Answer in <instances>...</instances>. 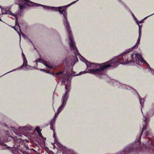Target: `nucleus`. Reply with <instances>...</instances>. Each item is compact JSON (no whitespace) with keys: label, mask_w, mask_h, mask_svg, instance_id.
I'll use <instances>...</instances> for the list:
<instances>
[{"label":"nucleus","mask_w":154,"mask_h":154,"mask_svg":"<svg viewBox=\"0 0 154 154\" xmlns=\"http://www.w3.org/2000/svg\"><path fill=\"white\" fill-rule=\"evenodd\" d=\"M132 16H133V17L134 18L135 20L136 21V18L135 17V16L133 14H132Z\"/></svg>","instance_id":"21"},{"label":"nucleus","mask_w":154,"mask_h":154,"mask_svg":"<svg viewBox=\"0 0 154 154\" xmlns=\"http://www.w3.org/2000/svg\"><path fill=\"white\" fill-rule=\"evenodd\" d=\"M143 60L145 61V62H142V61H140V62H141V63H146V64H147V63H146V62L143 59ZM140 64V63L139 64V65Z\"/></svg>","instance_id":"18"},{"label":"nucleus","mask_w":154,"mask_h":154,"mask_svg":"<svg viewBox=\"0 0 154 154\" xmlns=\"http://www.w3.org/2000/svg\"><path fill=\"white\" fill-rule=\"evenodd\" d=\"M67 83L66 84L64 81H63L62 82V84H64L65 85V88L66 91L65 94L63 97L62 104L58 108L57 113H55L54 118L50 122V127L51 130H53L54 131V137H55V133L53 129V126L54 124L55 119L57 117L58 115L60 113L61 111L62 110L65 106L66 104V101L68 97V92L70 90V82L69 81H67Z\"/></svg>","instance_id":"3"},{"label":"nucleus","mask_w":154,"mask_h":154,"mask_svg":"<svg viewBox=\"0 0 154 154\" xmlns=\"http://www.w3.org/2000/svg\"><path fill=\"white\" fill-rule=\"evenodd\" d=\"M63 73V72L62 71H60L58 72H57L56 74V75H59V77H61V76L60 75H62Z\"/></svg>","instance_id":"12"},{"label":"nucleus","mask_w":154,"mask_h":154,"mask_svg":"<svg viewBox=\"0 0 154 154\" xmlns=\"http://www.w3.org/2000/svg\"><path fill=\"white\" fill-rule=\"evenodd\" d=\"M85 72L84 71V72H80L79 73V75H80L81 74H82L83 73H85Z\"/></svg>","instance_id":"19"},{"label":"nucleus","mask_w":154,"mask_h":154,"mask_svg":"<svg viewBox=\"0 0 154 154\" xmlns=\"http://www.w3.org/2000/svg\"><path fill=\"white\" fill-rule=\"evenodd\" d=\"M144 124H143V127L142 128V132L141 133V134L140 135V137L141 136V135H142L143 131H144L145 129H146V123L147 122H149V120L148 119H147L146 118H145V119H144Z\"/></svg>","instance_id":"9"},{"label":"nucleus","mask_w":154,"mask_h":154,"mask_svg":"<svg viewBox=\"0 0 154 154\" xmlns=\"http://www.w3.org/2000/svg\"><path fill=\"white\" fill-rule=\"evenodd\" d=\"M132 16H133V17L134 18L135 20L136 21V18L135 17V16L133 14H132Z\"/></svg>","instance_id":"22"},{"label":"nucleus","mask_w":154,"mask_h":154,"mask_svg":"<svg viewBox=\"0 0 154 154\" xmlns=\"http://www.w3.org/2000/svg\"><path fill=\"white\" fill-rule=\"evenodd\" d=\"M126 51H125V53H126Z\"/></svg>","instance_id":"27"},{"label":"nucleus","mask_w":154,"mask_h":154,"mask_svg":"<svg viewBox=\"0 0 154 154\" xmlns=\"http://www.w3.org/2000/svg\"><path fill=\"white\" fill-rule=\"evenodd\" d=\"M42 6L44 8L49 10H51L55 11H59L60 14L63 15L64 18V24L67 29V32L68 34V37L69 42V44L72 50L74 52L75 54H76L78 52V50L77 48L75 46V42L73 39V37L71 34V31L70 27L69 24L68 22L67 17V13L66 11V8L65 6L60 7H49L45 5H42L41 4L37 3H34L29 1V6Z\"/></svg>","instance_id":"2"},{"label":"nucleus","mask_w":154,"mask_h":154,"mask_svg":"<svg viewBox=\"0 0 154 154\" xmlns=\"http://www.w3.org/2000/svg\"><path fill=\"white\" fill-rule=\"evenodd\" d=\"M36 62L37 61V60H36ZM38 62H41L43 63L44 65H45L46 67L48 68H49L50 69H53L54 68V66H53L49 65L46 63L44 61H43L42 59H40L38 60Z\"/></svg>","instance_id":"8"},{"label":"nucleus","mask_w":154,"mask_h":154,"mask_svg":"<svg viewBox=\"0 0 154 154\" xmlns=\"http://www.w3.org/2000/svg\"><path fill=\"white\" fill-rule=\"evenodd\" d=\"M153 14H154H154H151V15H149V16H147V17H145V18H144L143 20H145V19H146V18H147L148 17H149V16H151V15H153Z\"/></svg>","instance_id":"17"},{"label":"nucleus","mask_w":154,"mask_h":154,"mask_svg":"<svg viewBox=\"0 0 154 154\" xmlns=\"http://www.w3.org/2000/svg\"><path fill=\"white\" fill-rule=\"evenodd\" d=\"M22 56L23 58V65L21 67H20L17 68V69H14L12 71L9 72L5 73V74H4V75L5 74H6L8 73L9 72H12V71H15L17 70L21 69L22 68H23L24 67H25V68L24 69L27 70L28 69V68L26 67L27 66V61L26 58H25V55L23 53V52H22Z\"/></svg>","instance_id":"5"},{"label":"nucleus","mask_w":154,"mask_h":154,"mask_svg":"<svg viewBox=\"0 0 154 154\" xmlns=\"http://www.w3.org/2000/svg\"><path fill=\"white\" fill-rule=\"evenodd\" d=\"M1 9L2 14H9L10 15H14V13H12L11 11L8 10L9 8H2L0 7Z\"/></svg>","instance_id":"6"},{"label":"nucleus","mask_w":154,"mask_h":154,"mask_svg":"<svg viewBox=\"0 0 154 154\" xmlns=\"http://www.w3.org/2000/svg\"><path fill=\"white\" fill-rule=\"evenodd\" d=\"M151 72L152 73V74H153L154 75V70L153 69H151Z\"/></svg>","instance_id":"20"},{"label":"nucleus","mask_w":154,"mask_h":154,"mask_svg":"<svg viewBox=\"0 0 154 154\" xmlns=\"http://www.w3.org/2000/svg\"><path fill=\"white\" fill-rule=\"evenodd\" d=\"M40 70H41V71H44L45 72H47V73L48 72L46 71V70L45 69H40Z\"/></svg>","instance_id":"14"},{"label":"nucleus","mask_w":154,"mask_h":154,"mask_svg":"<svg viewBox=\"0 0 154 154\" xmlns=\"http://www.w3.org/2000/svg\"><path fill=\"white\" fill-rule=\"evenodd\" d=\"M75 54L78 56L80 60L85 62L87 66L88 73L94 74L97 75L103 74L104 70L108 67L112 68L117 66L119 64H126L131 62L137 65L140 64V61L145 62L142 58V55L136 51H134L130 55L128 54L122 55V58H115L111 60L109 62L101 64L91 63L85 60L79 53L78 51Z\"/></svg>","instance_id":"1"},{"label":"nucleus","mask_w":154,"mask_h":154,"mask_svg":"<svg viewBox=\"0 0 154 154\" xmlns=\"http://www.w3.org/2000/svg\"><path fill=\"white\" fill-rule=\"evenodd\" d=\"M57 146L61 148L60 149H64V147L62 146L60 144H57Z\"/></svg>","instance_id":"11"},{"label":"nucleus","mask_w":154,"mask_h":154,"mask_svg":"<svg viewBox=\"0 0 154 154\" xmlns=\"http://www.w3.org/2000/svg\"><path fill=\"white\" fill-rule=\"evenodd\" d=\"M30 150H33L34 152V154H35L36 153H37V152L36 151L34 150V149H29Z\"/></svg>","instance_id":"15"},{"label":"nucleus","mask_w":154,"mask_h":154,"mask_svg":"<svg viewBox=\"0 0 154 154\" xmlns=\"http://www.w3.org/2000/svg\"><path fill=\"white\" fill-rule=\"evenodd\" d=\"M23 35V36L24 37V38H25V37H24V35Z\"/></svg>","instance_id":"26"},{"label":"nucleus","mask_w":154,"mask_h":154,"mask_svg":"<svg viewBox=\"0 0 154 154\" xmlns=\"http://www.w3.org/2000/svg\"><path fill=\"white\" fill-rule=\"evenodd\" d=\"M50 74L53 75H54V72H51L50 73Z\"/></svg>","instance_id":"24"},{"label":"nucleus","mask_w":154,"mask_h":154,"mask_svg":"<svg viewBox=\"0 0 154 154\" xmlns=\"http://www.w3.org/2000/svg\"><path fill=\"white\" fill-rule=\"evenodd\" d=\"M33 129H34V128H33L31 126H29V130L33 131Z\"/></svg>","instance_id":"16"},{"label":"nucleus","mask_w":154,"mask_h":154,"mask_svg":"<svg viewBox=\"0 0 154 154\" xmlns=\"http://www.w3.org/2000/svg\"><path fill=\"white\" fill-rule=\"evenodd\" d=\"M79 0H77V1H74L71 4H74L75 3V2H77V1H78Z\"/></svg>","instance_id":"23"},{"label":"nucleus","mask_w":154,"mask_h":154,"mask_svg":"<svg viewBox=\"0 0 154 154\" xmlns=\"http://www.w3.org/2000/svg\"><path fill=\"white\" fill-rule=\"evenodd\" d=\"M137 24L138 25L139 27V37L138 38V39L137 40V41L134 47V48H137L138 45L140 43V35H141V26H140V25L139 24L138 22L137 21Z\"/></svg>","instance_id":"7"},{"label":"nucleus","mask_w":154,"mask_h":154,"mask_svg":"<svg viewBox=\"0 0 154 154\" xmlns=\"http://www.w3.org/2000/svg\"><path fill=\"white\" fill-rule=\"evenodd\" d=\"M128 88H127V89H129L130 88V87H129V86H128Z\"/></svg>","instance_id":"25"},{"label":"nucleus","mask_w":154,"mask_h":154,"mask_svg":"<svg viewBox=\"0 0 154 154\" xmlns=\"http://www.w3.org/2000/svg\"><path fill=\"white\" fill-rule=\"evenodd\" d=\"M140 104H141V105H142V102H143L144 101V100H140Z\"/></svg>","instance_id":"13"},{"label":"nucleus","mask_w":154,"mask_h":154,"mask_svg":"<svg viewBox=\"0 0 154 154\" xmlns=\"http://www.w3.org/2000/svg\"><path fill=\"white\" fill-rule=\"evenodd\" d=\"M35 130L36 131L37 133L42 138L44 139L42 134L41 133V130L40 129L39 127H36L35 129Z\"/></svg>","instance_id":"10"},{"label":"nucleus","mask_w":154,"mask_h":154,"mask_svg":"<svg viewBox=\"0 0 154 154\" xmlns=\"http://www.w3.org/2000/svg\"><path fill=\"white\" fill-rule=\"evenodd\" d=\"M29 3V0H17V4L19 5V10L16 11L15 14H14V15H12L14 16L16 18L15 26L12 27L17 32L20 36V38H21L20 33V27L18 24V18L22 16L23 10L25 9L28 6Z\"/></svg>","instance_id":"4"}]
</instances>
